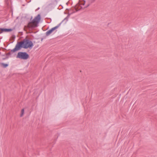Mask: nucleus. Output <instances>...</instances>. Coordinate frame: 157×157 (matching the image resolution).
I'll use <instances>...</instances> for the list:
<instances>
[{
  "label": "nucleus",
  "mask_w": 157,
  "mask_h": 157,
  "mask_svg": "<svg viewBox=\"0 0 157 157\" xmlns=\"http://www.w3.org/2000/svg\"><path fill=\"white\" fill-rule=\"evenodd\" d=\"M33 46V42L28 40H24L23 41L17 42L15 47L11 50V51L14 52L20 50L21 48H32Z\"/></svg>",
  "instance_id": "f257e3e1"
},
{
  "label": "nucleus",
  "mask_w": 157,
  "mask_h": 157,
  "mask_svg": "<svg viewBox=\"0 0 157 157\" xmlns=\"http://www.w3.org/2000/svg\"><path fill=\"white\" fill-rule=\"evenodd\" d=\"M40 14H38L35 17L31 22L28 23V27L30 28H35L37 27L40 21Z\"/></svg>",
  "instance_id": "f03ea898"
},
{
  "label": "nucleus",
  "mask_w": 157,
  "mask_h": 157,
  "mask_svg": "<svg viewBox=\"0 0 157 157\" xmlns=\"http://www.w3.org/2000/svg\"><path fill=\"white\" fill-rule=\"evenodd\" d=\"M29 56L25 52H19L17 53V55L16 57L23 59H26L29 58Z\"/></svg>",
  "instance_id": "7ed1b4c3"
},
{
  "label": "nucleus",
  "mask_w": 157,
  "mask_h": 157,
  "mask_svg": "<svg viewBox=\"0 0 157 157\" xmlns=\"http://www.w3.org/2000/svg\"><path fill=\"white\" fill-rule=\"evenodd\" d=\"M85 1L83 0H79V3L77 5L78 6H79L81 8H85L87 7L89 5L88 4H85Z\"/></svg>",
  "instance_id": "20e7f679"
},
{
  "label": "nucleus",
  "mask_w": 157,
  "mask_h": 157,
  "mask_svg": "<svg viewBox=\"0 0 157 157\" xmlns=\"http://www.w3.org/2000/svg\"><path fill=\"white\" fill-rule=\"evenodd\" d=\"M54 30H49L48 31H47L46 33V35L47 36H48L49 34H50Z\"/></svg>",
  "instance_id": "39448f33"
},
{
  "label": "nucleus",
  "mask_w": 157,
  "mask_h": 157,
  "mask_svg": "<svg viewBox=\"0 0 157 157\" xmlns=\"http://www.w3.org/2000/svg\"><path fill=\"white\" fill-rule=\"evenodd\" d=\"M12 30H0V34L2 33L3 32H8L12 31Z\"/></svg>",
  "instance_id": "423d86ee"
},
{
  "label": "nucleus",
  "mask_w": 157,
  "mask_h": 157,
  "mask_svg": "<svg viewBox=\"0 0 157 157\" xmlns=\"http://www.w3.org/2000/svg\"><path fill=\"white\" fill-rule=\"evenodd\" d=\"M24 109H22L21 110V114L20 115V116L21 117H22L23 116L24 113Z\"/></svg>",
  "instance_id": "0eeeda50"
},
{
  "label": "nucleus",
  "mask_w": 157,
  "mask_h": 157,
  "mask_svg": "<svg viewBox=\"0 0 157 157\" xmlns=\"http://www.w3.org/2000/svg\"><path fill=\"white\" fill-rule=\"evenodd\" d=\"M2 66L4 68L6 67L8 65L7 64H5L4 63H2Z\"/></svg>",
  "instance_id": "6e6552de"
},
{
  "label": "nucleus",
  "mask_w": 157,
  "mask_h": 157,
  "mask_svg": "<svg viewBox=\"0 0 157 157\" xmlns=\"http://www.w3.org/2000/svg\"><path fill=\"white\" fill-rule=\"evenodd\" d=\"M58 27H59V25L56 26V27L52 28L51 29H53V30L56 29H58Z\"/></svg>",
  "instance_id": "1a4fd4ad"
},
{
  "label": "nucleus",
  "mask_w": 157,
  "mask_h": 157,
  "mask_svg": "<svg viewBox=\"0 0 157 157\" xmlns=\"http://www.w3.org/2000/svg\"><path fill=\"white\" fill-rule=\"evenodd\" d=\"M0 29L2 30V29Z\"/></svg>",
  "instance_id": "9d476101"
},
{
  "label": "nucleus",
  "mask_w": 157,
  "mask_h": 157,
  "mask_svg": "<svg viewBox=\"0 0 157 157\" xmlns=\"http://www.w3.org/2000/svg\"><path fill=\"white\" fill-rule=\"evenodd\" d=\"M43 40V38H41V41H42Z\"/></svg>",
  "instance_id": "9b49d317"
}]
</instances>
